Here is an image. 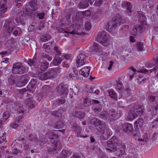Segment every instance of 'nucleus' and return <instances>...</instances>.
<instances>
[{
	"label": "nucleus",
	"instance_id": "f257e3e1",
	"mask_svg": "<svg viewBox=\"0 0 158 158\" xmlns=\"http://www.w3.org/2000/svg\"><path fill=\"white\" fill-rule=\"evenodd\" d=\"M91 124L97 127L98 131L102 134L101 137L104 140H106L112 135V132L105 123L99 119L94 118L90 121Z\"/></svg>",
	"mask_w": 158,
	"mask_h": 158
},
{
	"label": "nucleus",
	"instance_id": "f03ea898",
	"mask_svg": "<svg viewBox=\"0 0 158 158\" xmlns=\"http://www.w3.org/2000/svg\"><path fill=\"white\" fill-rule=\"evenodd\" d=\"M122 18L119 15H117L110 20L106 25L107 30L110 33L115 32V29L117 25L120 24L121 23Z\"/></svg>",
	"mask_w": 158,
	"mask_h": 158
},
{
	"label": "nucleus",
	"instance_id": "7ed1b4c3",
	"mask_svg": "<svg viewBox=\"0 0 158 158\" xmlns=\"http://www.w3.org/2000/svg\"><path fill=\"white\" fill-rule=\"evenodd\" d=\"M143 111L142 106H135L134 109L129 111L127 115L126 119L129 121H132L138 116H141L142 114Z\"/></svg>",
	"mask_w": 158,
	"mask_h": 158
},
{
	"label": "nucleus",
	"instance_id": "20e7f679",
	"mask_svg": "<svg viewBox=\"0 0 158 158\" xmlns=\"http://www.w3.org/2000/svg\"><path fill=\"white\" fill-rule=\"evenodd\" d=\"M118 142V139L116 136L112 137L107 142V146L108 148H106V150L110 151V152L116 151Z\"/></svg>",
	"mask_w": 158,
	"mask_h": 158
},
{
	"label": "nucleus",
	"instance_id": "39448f33",
	"mask_svg": "<svg viewBox=\"0 0 158 158\" xmlns=\"http://www.w3.org/2000/svg\"><path fill=\"white\" fill-rule=\"evenodd\" d=\"M45 70H39V71H36L34 70L33 72V77H38L39 79L44 80L49 79L48 73L46 72Z\"/></svg>",
	"mask_w": 158,
	"mask_h": 158
},
{
	"label": "nucleus",
	"instance_id": "423d86ee",
	"mask_svg": "<svg viewBox=\"0 0 158 158\" xmlns=\"http://www.w3.org/2000/svg\"><path fill=\"white\" fill-rule=\"evenodd\" d=\"M63 146L60 141H58L56 144L54 145L53 147L47 148V152L50 154H55L58 153L62 148Z\"/></svg>",
	"mask_w": 158,
	"mask_h": 158
},
{
	"label": "nucleus",
	"instance_id": "0eeeda50",
	"mask_svg": "<svg viewBox=\"0 0 158 158\" xmlns=\"http://www.w3.org/2000/svg\"><path fill=\"white\" fill-rule=\"evenodd\" d=\"M131 73L132 74H130L129 76V78L131 80L134 76H139L138 78H141V76L143 73L148 74L151 73L152 71V70H140L137 71V70H131Z\"/></svg>",
	"mask_w": 158,
	"mask_h": 158
},
{
	"label": "nucleus",
	"instance_id": "6e6552de",
	"mask_svg": "<svg viewBox=\"0 0 158 158\" xmlns=\"http://www.w3.org/2000/svg\"><path fill=\"white\" fill-rule=\"evenodd\" d=\"M125 146L124 143L118 144V149H116V155L119 158H124L126 157L125 150Z\"/></svg>",
	"mask_w": 158,
	"mask_h": 158
},
{
	"label": "nucleus",
	"instance_id": "1a4fd4ad",
	"mask_svg": "<svg viewBox=\"0 0 158 158\" xmlns=\"http://www.w3.org/2000/svg\"><path fill=\"white\" fill-rule=\"evenodd\" d=\"M86 55L83 53H80L77 57L76 65L78 67H80L87 63L86 61Z\"/></svg>",
	"mask_w": 158,
	"mask_h": 158
},
{
	"label": "nucleus",
	"instance_id": "9d476101",
	"mask_svg": "<svg viewBox=\"0 0 158 158\" xmlns=\"http://www.w3.org/2000/svg\"><path fill=\"white\" fill-rule=\"evenodd\" d=\"M110 38L109 35L105 31L101 32H99L97 37V40L99 42H102L103 41H107Z\"/></svg>",
	"mask_w": 158,
	"mask_h": 158
},
{
	"label": "nucleus",
	"instance_id": "9b49d317",
	"mask_svg": "<svg viewBox=\"0 0 158 158\" xmlns=\"http://www.w3.org/2000/svg\"><path fill=\"white\" fill-rule=\"evenodd\" d=\"M56 90L58 93L63 98L65 97L68 94V89L65 85L62 84L59 85L56 88Z\"/></svg>",
	"mask_w": 158,
	"mask_h": 158
},
{
	"label": "nucleus",
	"instance_id": "f8f14e48",
	"mask_svg": "<svg viewBox=\"0 0 158 158\" xmlns=\"http://www.w3.org/2000/svg\"><path fill=\"white\" fill-rule=\"evenodd\" d=\"M29 80V75L27 74L21 76L19 81L16 84V86L21 87L24 86Z\"/></svg>",
	"mask_w": 158,
	"mask_h": 158
},
{
	"label": "nucleus",
	"instance_id": "ddd939ff",
	"mask_svg": "<svg viewBox=\"0 0 158 158\" xmlns=\"http://www.w3.org/2000/svg\"><path fill=\"white\" fill-rule=\"evenodd\" d=\"M47 135L51 142L54 145L58 141H60L58 139V135L53 132H49L47 134Z\"/></svg>",
	"mask_w": 158,
	"mask_h": 158
},
{
	"label": "nucleus",
	"instance_id": "4468645a",
	"mask_svg": "<svg viewBox=\"0 0 158 158\" xmlns=\"http://www.w3.org/2000/svg\"><path fill=\"white\" fill-rule=\"evenodd\" d=\"M145 29L144 24L142 23L134 26L133 28V31L134 34V35H136L141 33L144 31Z\"/></svg>",
	"mask_w": 158,
	"mask_h": 158
},
{
	"label": "nucleus",
	"instance_id": "2eb2a0df",
	"mask_svg": "<svg viewBox=\"0 0 158 158\" xmlns=\"http://www.w3.org/2000/svg\"><path fill=\"white\" fill-rule=\"evenodd\" d=\"M15 26L11 27L10 28H3L2 31L3 33V37L5 38L9 37L15 29Z\"/></svg>",
	"mask_w": 158,
	"mask_h": 158
},
{
	"label": "nucleus",
	"instance_id": "dca6fc26",
	"mask_svg": "<svg viewBox=\"0 0 158 158\" xmlns=\"http://www.w3.org/2000/svg\"><path fill=\"white\" fill-rule=\"evenodd\" d=\"M70 125L73 128L75 129L77 132V137H82L85 138L88 136L87 135L82 136L80 135L81 128L75 123L72 122L70 123Z\"/></svg>",
	"mask_w": 158,
	"mask_h": 158
},
{
	"label": "nucleus",
	"instance_id": "f3484780",
	"mask_svg": "<svg viewBox=\"0 0 158 158\" xmlns=\"http://www.w3.org/2000/svg\"><path fill=\"white\" fill-rule=\"evenodd\" d=\"M6 0H2L0 2V18L3 17L5 12L6 11Z\"/></svg>",
	"mask_w": 158,
	"mask_h": 158
},
{
	"label": "nucleus",
	"instance_id": "a211bd4d",
	"mask_svg": "<svg viewBox=\"0 0 158 158\" xmlns=\"http://www.w3.org/2000/svg\"><path fill=\"white\" fill-rule=\"evenodd\" d=\"M122 7L123 8L126 9V11L127 14L130 15V13L132 12L131 10L132 5L131 3L127 1H124L122 3Z\"/></svg>",
	"mask_w": 158,
	"mask_h": 158
},
{
	"label": "nucleus",
	"instance_id": "6ab92c4d",
	"mask_svg": "<svg viewBox=\"0 0 158 158\" xmlns=\"http://www.w3.org/2000/svg\"><path fill=\"white\" fill-rule=\"evenodd\" d=\"M27 62L30 66L31 67V69L33 68H37L38 64L35 57H34L32 59H29Z\"/></svg>",
	"mask_w": 158,
	"mask_h": 158
},
{
	"label": "nucleus",
	"instance_id": "aec40b11",
	"mask_svg": "<svg viewBox=\"0 0 158 158\" xmlns=\"http://www.w3.org/2000/svg\"><path fill=\"white\" fill-rule=\"evenodd\" d=\"M120 117V115L116 111H112L109 114V120L111 121L115 120Z\"/></svg>",
	"mask_w": 158,
	"mask_h": 158
},
{
	"label": "nucleus",
	"instance_id": "412c9836",
	"mask_svg": "<svg viewBox=\"0 0 158 158\" xmlns=\"http://www.w3.org/2000/svg\"><path fill=\"white\" fill-rule=\"evenodd\" d=\"M54 41L48 43L46 44H44L43 46V48L45 51L47 53H49L51 51L52 49L53 48L52 45Z\"/></svg>",
	"mask_w": 158,
	"mask_h": 158
},
{
	"label": "nucleus",
	"instance_id": "4be33fe9",
	"mask_svg": "<svg viewBox=\"0 0 158 158\" xmlns=\"http://www.w3.org/2000/svg\"><path fill=\"white\" fill-rule=\"evenodd\" d=\"M144 120L142 118H139L134 123V127L136 131L138 130L139 127H142L143 124Z\"/></svg>",
	"mask_w": 158,
	"mask_h": 158
},
{
	"label": "nucleus",
	"instance_id": "5701e85b",
	"mask_svg": "<svg viewBox=\"0 0 158 158\" xmlns=\"http://www.w3.org/2000/svg\"><path fill=\"white\" fill-rule=\"evenodd\" d=\"M124 131L127 133H129L131 132L133 130L132 125L130 123H125L123 127Z\"/></svg>",
	"mask_w": 158,
	"mask_h": 158
},
{
	"label": "nucleus",
	"instance_id": "b1692460",
	"mask_svg": "<svg viewBox=\"0 0 158 158\" xmlns=\"http://www.w3.org/2000/svg\"><path fill=\"white\" fill-rule=\"evenodd\" d=\"M28 139L31 141H33L36 143H39L40 145H42L45 143V141L43 143H40V141H39V140L37 138L36 135H35L31 134L29 136Z\"/></svg>",
	"mask_w": 158,
	"mask_h": 158
},
{
	"label": "nucleus",
	"instance_id": "393cba45",
	"mask_svg": "<svg viewBox=\"0 0 158 158\" xmlns=\"http://www.w3.org/2000/svg\"><path fill=\"white\" fill-rule=\"evenodd\" d=\"M158 63V56L154 59L151 62L146 64L145 67L146 68H151Z\"/></svg>",
	"mask_w": 158,
	"mask_h": 158
},
{
	"label": "nucleus",
	"instance_id": "a878e982",
	"mask_svg": "<svg viewBox=\"0 0 158 158\" xmlns=\"http://www.w3.org/2000/svg\"><path fill=\"white\" fill-rule=\"evenodd\" d=\"M132 90L129 87H126L122 93V96L124 98H127L131 95Z\"/></svg>",
	"mask_w": 158,
	"mask_h": 158
},
{
	"label": "nucleus",
	"instance_id": "bb28decb",
	"mask_svg": "<svg viewBox=\"0 0 158 158\" xmlns=\"http://www.w3.org/2000/svg\"><path fill=\"white\" fill-rule=\"evenodd\" d=\"M74 25H71L69 26V27L68 28V31H65L64 32L67 33L68 35L69 34H71L72 35L77 34V30L75 29H74Z\"/></svg>",
	"mask_w": 158,
	"mask_h": 158
},
{
	"label": "nucleus",
	"instance_id": "cd10ccee",
	"mask_svg": "<svg viewBox=\"0 0 158 158\" xmlns=\"http://www.w3.org/2000/svg\"><path fill=\"white\" fill-rule=\"evenodd\" d=\"M25 17L23 15L18 16L15 19L16 22L19 25L22 24L23 25H24L25 24Z\"/></svg>",
	"mask_w": 158,
	"mask_h": 158
},
{
	"label": "nucleus",
	"instance_id": "c85d7f7f",
	"mask_svg": "<svg viewBox=\"0 0 158 158\" xmlns=\"http://www.w3.org/2000/svg\"><path fill=\"white\" fill-rule=\"evenodd\" d=\"M150 111L153 115L157 114L158 113V103H156L153 104Z\"/></svg>",
	"mask_w": 158,
	"mask_h": 158
},
{
	"label": "nucleus",
	"instance_id": "c756f323",
	"mask_svg": "<svg viewBox=\"0 0 158 158\" xmlns=\"http://www.w3.org/2000/svg\"><path fill=\"white\" fill-rule=\"evenodd\" d=\"M24 102L26 105L28 106L29 108H32L34 106V101L32 98H27L24 100Z\"/></svg>",
	"mask_w": 158,
	"mask_h": 158
},
{
	"label": "nucleus",
	"instance_id": "7c9ffc66",
	"mask_svg": "<svg viewBox=\"0 0 158 158\" xmlns=\"http://www.w3.org/2000/svg\"><path fill=\"white\" fill-rule=\"evenodd\" d=\"M37 81L35 79L32 78L31 79L30 82L27 86L28 90L30 91L32 89L36 84Z\"/></svg>",
	"mask_w": 158,
	"mask_h": 158
},
{
	"label": "nucleus",
	"instance_id": "2f4dec72",
	"mask_svg": "<svg viewBox=\"0 0 158 158\" xmlns=\"http://www.w3.org/2000/svg\"><path fill=\"white\" fill-rule=\"evenodd\" d=\"M63 59V56H62L61 57H55L54 59L53 60L52 63H51V64L53 63L54 65H58L61 63V62L62 61Z\"/></svg>",
	"mask_w": 158,
	"mask_h": 158
},
{
	"label": "nucleus",
	"instance_id": "473e14b6",
	"mask_svg": "<svg viewBox=\"0 0 158 158\" xmlns=\"http://www.w3.org/2000/svg\"><path fill=\"white\" fill-rule=\"evenodd\" d=\"M115 89L118 92H122L124 89L123 85L122 82L120 81L118 82L116 85Z\"/></svg>",
	"mask_w": 158,
	"mask_h": 158
},
{
	"label": "nucleus",
	"instance_id": "72a5a7b5",
	"mask_svg": "<svg viewBox=\"0 0 158 158\" xmlns=\"http://www.w3.org/2000/svg\"><path fill=\"white\" fill-rule=\"evenodd\" d=\"M91 50L95 52H98L100 48V45L96 43H94L90 48Z\"/></svg>",
	"mask_w": 158,
	"mask_h": 158
},
{
	"label": "nucleus",
	"instance_id": "f704fd0d",
	"mask_svg": "<svg viewBox=\"0 0 158 158\" xmlns=\"http://www.w3.org/2000/svg\"><path fill=\"white\" fill-rule=\"evenodd\" d=\"M89 6V4L86 0H82L79 5L80 8H85Z\"/></svg>",
	"mask_w": 158,
	"mask_h": 158
},
{
	"label": "nucleus",
	"instance_id": "c9c22d12",
	"mask_svg": "<svg viewBox=\"0 0 158 158\" xmlns=\"http://www.w3.org/2000/svg\"><path fill=\"white\" fill-rule=\"evenodd\" d=\"M48 73L49 79L55 77L57 74V72L56 70H50L49 71L47 72Z\"/></svg>",
	"mask_w": 158,
	"mask_h": 158
},
{
	"label": "nucleus",
	"instance_id": "e433bc0d",
	"mask_svg": "<svg viewBox=\"0 0 158 158\" xmlns=\"http://www.w3.org/2000/svg\"><path fill=\"white\" fill-rule=\"evenodd\" d=\"M71 14L70 13H68L66 16L65 18L67 19V23H64L63 22H62L61 23L60 25V26L61 27H64L66 26L67 25H68L69 24H70V17Z\"/></svg>",
	"mask_w": 158,
	"mask_h": 158
},
{
	"label": "nucleus",
	"instance_id": "4c0bfd02",
	"mask_svg": "<svg viewBox=\"0 0 158 158\" xmlns=\"http://www.w3.org/2000/svg\"><path fill=\"white\" fill-rule=\"evenodd\" d=\"M75 116L78 118L80 120H82L85 117V114L81 111H77L76 112Z\"/></svg>",
	"mask_w": 158,
	"mask_h": 158
},
{
	"label": "nucleus",
	"instance_id": "58836bf2",
	"mask_svg": "<svg viewBox=\"0 0 158 158\" xmlns=\"http://www.w3.org/2000/svg\"><path fill=\"white\" fill-rule=\"evenodd\" d=\"M71 155V153L68 150H63L61 152L60 154L61 156L63 158H67Z\"/></svg>",
	"mask_w": 158,
	"mask_h": 158
},
{
	"label": "nucleus",
	"instance_id": "ea45409f",
	"mask_svg": "<svg viewBox=\"0 0 158 158\" xmlns=\"http://www.w3.org/2000/svg\"><path fill=\"white\" fill-rule=\"evenodd\" d=\"M23 66L20 62H17L13 65L12 69H23Z\"/></svg>",
	"mask_w": 158,
	"mask_h": 158
},
{
	"label": "nucleus",
	"instance_id": "a19ab883",
	"mask_svg": "<svg viewBox=\"0 0 158 158\" xmlns=\"http://www.w3.org/2000/svg\"><path fill=\"white\" fill-rule=\"evenodd\" d=\"M138 19L139 23H142L143 24H144V23L146 20V17L144 15L142 14H139Z\"/></svg>",
	"mask_w": 158,
	"mask_h": 158
},
{
	"label": "nucleus",
	"instance_id": "79ce46f5",
	"mask_svg": "<svg viewBox=\"0 0 158 158\" xmlns=\"http://www.w3.org/2000/svg\"><path fill=\"white\" fill-rule=\"evenodd\" d=\"M50 87L48 85H45L42 87L41 92L44 94H46L50 91Z\"/></svg>",
	"mask_w": 158,
	"mask_h": 158
},
{
	"label": "nucleus",
	"instance_id": "37998d69",
	"mask_svg": "<svg viewBox=\"0 0 158 158\" xmlns=\"http://www.w3.org/2000/svg\"><path fill=\"white\" fill-rule=\"evenodd\" d=\"M100 118L104 120L108 119L109 120V114L105 111L101 112L100 114Z\"/></svg>",
	"mask_w": 158,
	"mask_h": 158
},
{
	"label": "nucleus",
	"instance_id": "c03bdc74",
	"mask_svg": "<svg viewBox=\"0 0 158 158\" xmlns=\"http://www.w3.org/2000/svg\"><path fill=\"white\" fill-rule=\"evenodd\" d=\"M91 104V101L89 99L87 98H85L84 99L82 103L83 106H90Z\"/></svg>",
	"mask_w": 158,
	"mask_h": 158
},
{
	"label": "nucleus",
	"instance_id": "a18cd8bd",
	"mask_svg": "<svg viewBox=\"0 0 158 158\" xmlns=\"http://www.w3.org/2000/svg\"><path fill=\"white\" fill-rule=\"evenodd\" d=\"M109 95L110 97L114 100H117V96L115 91L113 89H110L108 91Z\"/></svg>",
	"mask_w": 158,
	"mask_h": 158
},
{
	"label": "nucleus",
	"instance_id": "49530a36",
	"mask_svg": "<svg viewBox=\"0 0 158 158\" xmlns=\"http://www.w3.org/2000/svg\"><path fill=\"white\" fill-rule=\"evenodd\" d=\"M15 26L12 25V23L9 19L5 21L3 28H10L11 27Z\"/></svg>",
	"mask_w": 158,
	"mask_h": 158
},
{
	"label": "nucleus",
	"instance_id": "de8ad7c7",
	"mask_svg": "<svg viewBox=\"0 0 158 158\" xmlns=\"http://www.w3.org/2000/svg\"><path fill=\"white\" fill-rule=\"evenodd\" d=\"M15 42V40L13 37H11L9 40H7L6 43V45L7 47H10Z\"/></svg>",
	"mask_w": 158,
	"mask_h": 158
},
{
	"label": "nucleus",
	"instance_id": "09e8293b",
	"mask_svg": "<svg viewBox=\"0 0 158 158\" xmlns=\"http://www.w3.org/2000/svg\"><path fill=\"white\" fill-rule=\"evenodd\" d=\"M64 126L63 123L60 121H58L56 122L54 125L55 128L57 129L62 128Z\"/></svg>",
	"mask_w": 158,
	"mask_h": 158
},
{
	"label": "nucleus",
	"instance_id": "8fccbe9b",
	"mask_svg": "<svg viewBox=\"0 0 158 158\" xmlns=\"http://www.w3.org/2000/svg\"><path fill=\"white\" fill-rule=\"evenodd\" d=\"M137 49L138 51L141 52L144 50L143 44L141 42H138L136 43Z\"/></svg>",
	"mask_w": 158,
	"mask_h": 158
},
{
	"label": "nucleus",
	"instance_id": "3c124183",
	"mask_svg": "<svg viewBox=\"0 0 158 158\" xmlns=\"http://www.w3.org/2000/svg\"><path fill=\"white\" fill-rule=\"evenodd\" d=\"M89 70H88V71L87 70H80L79 73L84 77H87L89 75Z\"/></svg>",
	"mask_w": 158,
	"mask_h": 158
},
{
	"label": "nucleus",
	"instance_id": "603ef678",
	"mask_svg": "<svg viewBox=\"0 0 158 158\" xmlns=\"http://www.w3.org/2000/svg\"><path fill=\"white\" fill-rule=\"evenodd\" d=\"M37 0H31L29 2L30 6L34 11L36 10V9H34V8L37 5Z\"/></svg>",
	"mask_w": 158,
	"mask_h": 158
},
{
	"label": "nucleus",
	"instance_id": "864d4df0",
	"mask_svg": "<svg viewBox=\"0 0 158 158\" xmlns=\"http://www.w3.org/2000/svg\"><path fill=\"white\" fill-rule=\"evenodd\" d=\"M51 39V36L48 34L43 35L41 38V40L43 42L48 41Z\"/></svg>",
	"mask_w": 158,
	"mask_h": 158
},
{
	"label": "nucleus",
	"instance_id": "5fc2aeb1",
	"mask_svg": "<svg viewBox=\"0 0 158 158\" xmlns=\"http://www.w3.org/2000/svg\"><path fill=\"white\" fill-rule=\"evenodd\" d=\"M94 111L96 113H98L102 110V108L101 106L99 105H94Z\"/></svg>",
	"mask_w": 158,
	"mask_h": 158
},
{
	"label": "nucleus",
	"instance_id": "6e6d98bb",
	"mask_svg": "<svg viewBox=\"0 0 158 158\" xmlns=\"http://www.w3.org/2000/svg\"><path fill=\"white\" fill-rule=\"evenodd\" d=\"M13 74H22L25 72V70H11Z\"/></svg>",
	"mask_w": 158,
	"mask_h": 158
},
{
	"label": "nucleus",
	"instance_id": "4d7b16f0",
	"mask_svg": "<svg viewBox=\"0 0 158 158\" xmlns=\"http://www.w3.org/2000/svg\"><path fill=\"white\" fill-rule=\"evenodd\" d=\"M21 29L19 27H17L16 28L15 27L14 29V31L12 33L13 35L15 36H16L18 35L19 33V32L21 31Z\"/></svg>",
	"mask_w": 158,
	"mask_h": 158
},
{
	"label": "nucleus",
	"instance_id": "13d9d810",
	"mask_svg": "<svg viewBox=\"0 0 158 158\" xmlns=\"http://www.w3.org/2000/svg\"><path fill=\"white\" fill-rule=\"evenodd\" d=\"M152 139L153 140H155L156 139H158V129L156 130L152 136Z\"/></svg>",
	"mask_w": 158,
	"mask_h": 158
},
{
	"label": "nucleus",
	"instance_id": "bf43d9fd",
	"mask_svg": "<svg viewBox=\"0 0 158 158\" xmlns=\"http://www.w3.org/2000/svg\"><path fill=\"white\" fill-rule=\"evenodd\" d=\"M91 25L90 22L88 21L85 24V28L86 31H89L91 28Z\"/></svg>",
	"mask_w": 158,
	"mask_h": 158
},
{
	"label": "nucleus",
	"instance_id": "052dcab7",
	"mask_svg": "<svg viewBox=\"0 0 158 158\" xmlns=\"http://www.w3.org/2000/svg\"><path fill=\"white\" fill-rule=\"evenodd\" d=\"M9 113L8 111H5L3 114V117L5 121L8 119L9 117Z\"/></svg>",
	"mask_w": 158,
	"mask_h": 158
},
{
	"label": "nucleus",
	"instance_id": "680f3d73",
	"mask_svg": "<svg viewBox=\"0 0 158 158\" xmlns=\"http://www.w3.org/2000/svg\"><path fill=\"white\" fill-rule=\"evenodd\" d=\"M8 82L10 84L13 85L15 82V79L14 77L11 76L8 78Z\"/></svg>",
	"mask_w": 158,
	"mask_h": 158
},
{
	"label": "nucleus",
	"instance_id": "e2e57ef3",
	"mask_svg": "<svg viewBox=\"0 0 158 158\" xmlns=\"http://www.w3.org/2000/svg\"><path fill=\"white\" fill-rule=\"evenodd\" d=\"M45 15V13L43 12L37 13V16L40 19H43L44 18Z\"/></svg>",
	"mask_w": 158,
	"mask_h": 158
},
{
	"label": "nucleus",
	"instance_id": "0e129e2a",
	"mask_svg": "<svg viewBox=\"0 0 158 158\" xmlns=\"http://www.w3.org/2000/svg\"><path fill=\"white\" fill-rule=\"evenodd\" d=\"M6 138L5 136H3L0 137V143H3L4 145L5 144H7V141L6 140Z\"/></svg>",
	"mask_w": 158,
	"mask_h": 158
},
{
	"label": "nucleus",
	"instance_id": "69168bd1",
	"mask_svg": "<svg viewBox=\"0 0 158 158\" xmlns=\"http://www.w3.org/2000/svg\"><path fill=\"white\" fill-rule=\"evenodd\" d=\"M104 0H98L96 1L94 4V6H100Z\"/></svg>",
	"mask_w": 158,
	"mask_h": 158
},
{
	"label": "nucleus",
	"instance_id": "338daca9",
	"mask_svg": "<svg viewBox=\"0 0 158 158\" xmlns=\"http://www.w3.org/2000/svg\"><path fill=\"white\" fill-rule=\"evenodd\" d=\"M157 125H158V117L152 123L151 125L150 126L154 128L155 127H156Z\"/></svg>",
	"mask_w": 158,
	"mask_h": 158
},
{
	"label": "nucleus",
	"instance_id": "774afa93",
	"mask_svg": "<svg viewBox=\"0 0 158 158\" xmlns=\"http://www.w3.org/2000/svg\"><path fill=\"white\" fill-rule=\"evenodd\" d=\"M71 158H85V156L82 155L81 156L77 154H73L70 157Z\"/></svg>",
	"mask_w": 158,
	"mask_h": 158
}]
</instances>
